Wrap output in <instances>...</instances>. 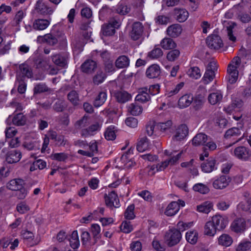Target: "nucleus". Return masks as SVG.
Returning <instances> with one entry per match:
<instances>
[{"label": "nucleus", "mask_w": 251, "mask_h": 251, "mask_svg": "<svg viewBox=\"0 0 251 251\" xmlns=\"http://www.w3.org/2000/svg\"><path fill=\"white\" fill-rule=\"evenodd\" d=\"M249 0H242L238 5L234 6L226 14V16L228 18H231L234 15L242 23H248L251 20V17L247 13L242 11Z\"/></svg>", "instance_id": "f257e3e1"}, {"label": "nucleus", "mask_w": 251, "mask_h": 251, "mask_svg": "<svg viewBox=\"0 0 251 251\" xmlns=\"http://www.w3.org/2000/svg\"><path fill=\"white\" fill-rule=\"evenodd\" d=\"M182 152L176 153V151L172 150H166L164 151V154L169 157L161 162L157 164V171H163L169 165H174L177 163L181 157Z\"/></svg>", "instance_id": "f03ea898"}, {"label": "nucleus", "mask_w": 251, "mask_h": 251, "mask_svg": "<svg viewBox=\"0 0 251 251\" xmlns=\"http://www.w3.org/2000/svg\"><path fill=\"white\" fill-rule=\"evenodd\" d=\"M243 108V101L238 98L233 100L232 103L225 107L226 112L229 114H233V118L236 120H239L242 117L241 111Z\"/></svg>", "instance_id": "7ed1b4c3"}, {"label": "nucleus", "mask_w": 251, "mask_h": 251, "mask_svg": "<svg viewBox=\"0 0 251 251\" xmlns=\"http://www.w3.org/2000/svg\"><path fill=\"white\" fill-rule=\"evenodd\" d=\"M230 181L231 178L229 176L221 175L213 178L212 186L216 190H223L228 186Z\"/></svg>", "instance_id": "20e7f679"}, {"label": "nucleus", "mask_w": 251, "mask_h": 251, "mask_svg": "<svg viewBox=\"0 0 251 251\" xmlns=\"http://www.w3.org/2000/svg\"><path fill=\"white\" fill-rule=\"evenodd\" d=\"M130 151H128L126 153L123 154L121 158L117 161V167L120 169H129L135 165V162L130 157L131 155Z\"/></svg>", "instance_id": "39448f33"}, {"label": "nucleus", "mask_w": 251, "mask_h": 251, "mask_svg": "<svg viewBox=\"0 0 251 251\" xmlns=\"http://www.w3.org/2000/svg\"><path fill=\"white\" fill-rule=\"evenodd\" d=\"M182 238L180 232L176 229L170 230L166 235V240L169 246L178 244Z\"/></svg>", "instance_id": "423d86ee"}, {"label": "nucleus", "mask_w": 251, "mask_h": 251, "mask_svg": "<svg viewBox=\"0 0 251 251\" xmlns=\"http://www.w3.org/2000/svg\"><path fill=\"white\" fill-rule=\"evenodd\" d=\"M207 46L211 50H219L224 47L221 38L217 35H211L206 39Z\"/></svg>", "instance_id": "0eeeda50"}, {"label": "nucleus", "mask_w": 251, "mask_h": 251, "mask_svg": "<svg viewBox=\"0 0 251 251\" xmlns=\"http://www.w3.org/2000/svg\"><path fill=\"white\" fill-rule=\"evenodd\" d=\"M211 221L218 230H223L228 224V218L220 215H214L212 217Z\"/></svg>", "instance_id": "6e6552de"}, {"label": "nucleus", "mask_w": 251, "mask_h": 251, "mask_svg": "<svg viewBox=\"0 0 251 251\" xmlns=\"http://www.w3.org/2000/svg\"><path fill=\"white\" fill-rule=\"evenodd\" d=\"M231 230L236 233H241L246 228V224L245 219L243 218H237L234 220L230 225Z\"/></svg>", "instance_id": "1a4fd4ad"}, {"label": "nucleus", "mask_w": 251, "mask_h": 251, "mask_svg": "<svg viewBox=\"0 0 251 251\" xmlns=\"http://www.w3.org/2000/svg\"><path fill=\"white\" fill-rule=\"evenodd\" d=\"M143 33V26L140 22L134 23L132 26L129 36L133 40H138L142 36Z\"/></svg>", "instance_id": "9d476101"}, {"label": "nucleus", "mask_w": 251, "mask_h": 251, "mask_svg": "<svg viewBox=\"0 0 251 251\" xmlns=\"http://www.w3.org/2000/svg\"><path fill=\"white\" fill-rule=\"evenodd\" d=\"M242 127H232L228 129L225 134V138L226 139L235 140L232 144L237 142L240 139H237L243 132Z\"/></svg>", "instance_id": "9b49d317"}, {"label": "nucleus", "mask_w": 251, "mask_h": 251, "mask_svg": "<svg viewBox=\"0 0 251 251\" xmlns=\"http://www.w3.org/2000/svg\"><path fill=\"white\" fill-rule=\"evenodd\" d=\"M106 205L109 207H119L120 201L117 194L114 192H111L104 197Z\"/></svg>", "instance_id": "f8f14e48"}, {"label": "nucleus", "mask_w": 251, "mask_h": 251, "mask_svg": "<svg viewBox=\"0 0 251 251\" xmlns=\"http://www.w3.org/2000/svg\"><path fill=\"white\" fill-rule=\"evenodd\" d=\"M35 8L38 13L43 15H51L53 12V9L50 7L44 0H38Z\"/></svg>", "instance_id": "ddd939ff"}, {"label": "nucleus", "mask_w": 251, "mask_h": 251, "mask_svg": "<svg viewBox=\"0 0 251 251\" xmlns=\"http://www.w3.org/2000/svg\"><path fill=\"white\" fill-rule=\"evenodd\" d=\"M21 235L31 246L37 245L40 242V238L38 236H35L32 232L27 230H23Z\"/></svg>", "instance_id": "4468645a"}, {"label": "nucleus", "mask_w": 251, "mask_h": 251, "mask_svg": "<svg viewBox=\"0 0 251 251\" xmlns=\"http://www.w3.org/2000/svg\"><path fill=\"white\" fill-rule=\"evenodd\" d=\"M233 154L238 159L244 160H248L251 156L250 151L244 147H239L235 149Z\"/></svg>", "instance_id": "2eb2a0df"}, {"label": "nucleus", "mask_w": 251, "mask_h": 251, "mask_svg": "<svg viewBox=\"0 0 251 251\" xmlns=\"http://www.w3.org/2000/svg\"><path fill=\"white\" fill-rule=\"evenodd\" d=\"M194 100L191 94H185L182 96L178 100L177 106L179 108L183 109L190 106Z\"/></svg>", "instance_id": "dca6fc26"}, {"label": "nucleus", "mask_w": 251, "mask_h": 251, "mask_svg": "<svg viewBox=\"0 0 251 251\" xmlns=\"http://www.w3.org/2000/svg\"><path fill=\"white\" fill-rule=\"evenodd\" d=\"M188 133V129L185 125L179 126L176 129L173 139L176 141H180L184 139Z\"/></svg>", "instance_id": "f3484780"}, {"label": "nucleus", "mask_w": 251, "mask_h": 251, "mask_svg": "<svg viewBox=\"0 0 251 251\" xmlns=\"http://www.w3.org/2000/svg\"><path fill=\"white\" fill-rule=\"evenodd\" d=\"M151 144L146 137H143L138 140L136 148L138 151L144 152L151 149Z\"/></svg>", "instance_id": "a211bd4d"}, {"label": "nucleus", "mask_w": 251, "mask_h": 251, "mask_svg": "<svg viewBox=\"0 0 251 251\" xmlns=\"http://www.w3.org/2000/svg\"><path fill=\"white\" fill-rule=\"evenodd\" d=\"M25 118L22 113H19L14 116H9L6 120L8 124L12 123L17 126H22L25 123Z\"/></svg>", "instance_id": "6ab92c4d"}, {"label": "nucleus", "mask_w": 251, "mask_h": 251, "mask_svg": "<svg viewBox=\"0 0 251 251\" xmlns=\"http://www.w3.org/2000/svg\"><path fill=\"white\" fill-rule=\"evenodd\" d=\"M217 229L211 220L206 222L203 226V234L208 237H214L217 233Z\"/></svg>", "instance_id": "aec40b11"}, {"label": "nucleus", "mask_w": 251, "mask_h": 251, "mask_svg": "<svg viewBox=\"0 0 251 251\" xmlns=\"http://www.w3.org/2000/svg\"><path fill=\"white\" fill-rule=\"evenodd\" d=\"M222 99L223 94L219 90L211 93L208 96V102L212 105H215L220 103Z\"/></svg>", "instance_id": "412c9836"}, {"label": "nucleus", "mask_w": 251, "mask_h": 251, "mask_svg": "<svg viewBox=\"0 0 251 251\" xmlns=\"http://www.w3.org/2000/svg\"><path fill=\"white\" fill-rule=\"evenodd\" d=\"M182 31L181 26L179 24H174L169 26L167 29V34L172 37L179 36Z\"/></svg>", "instance_id": "4be33fe9"}, {"label": "nucleus", "mask_w": 251, "mask_h": 251, "mask_svg": "<svg viewBox=\"0 0 251 251\" xmlns=\"http://www.w3.org/2000/svg\"><path fill=\"white\" fill-rule=\"evenodd\" d=\"M215 160L209 158L201 165L202 171L205 173H210L215 169Z\"/></svg>", "instance_id": "5701e85b"}, {"label": "nucleus", "mask_w": 251, "mask_h": 251, "mask_svg": "<svg viewBox=\"0 0 251 251\" xmlns=\"http://www.w3.org/2000/svg\"><path fill=\"white\" fill-rule=\"evenodd\" d=\"M52 62L57 66L64 67L67 62V57L65 55L55 54L51 56Z\"/></svg>", "instance_id": "b1692460"}, {"label": "nucleus", "mask_w": 251, "mask_h": 251, "mask_svg": "<svg viewBox=\"0 0 251 251\" xmlns=\"http://www.w3.org/2000/svg\"><path fill=\"white\" fill-rule=\"evenodd\" d=\"M236 25V24L233 22L228 23V26H227V38L229 41H227L229 44L232 46L236 42V37L233 33L232 29Z\"/></svg>", "instance_id": "393cba45"}, {"label": "nucleus", "mask_w": 251, "mask_h": 251, "mask_svg": "<svg viewBox=\"0 0 251 251\" xmlns=\"http://www.w3.org/2000/svg\"><path fill=\"white\" fill-rule=\"evenodd\" d=\"M146 73L147 76L149 78L157 77L160 74V67L156 64L152 65L147 69Z\"/></svg>", "instance_id": "a878e982"}, {"label": "nucleus", "mask_w": 251, "mask_h": 251, "mask_svg": "<svg viewBox=\"0 0 251 251\" xmlns=\"http://www.w3.org/2000/svg\"><path fill=\"white\" fill-rule=\"evenodd\" d=\"M232 243V238L227 234H222L218 238V243L219 245L228 247L231 246Z\"/></svg>", "instance_id": "bb28decb"}, {"label": "nucleus", "mask_w": 251, "mask_h": 251, "mask_svg": "<svg viewBox=\"0 0 251 251\" xmlns=\"http://www.w3.org/2000/svg\"><path fill=\"white\" fill-rule=\"evenodd\" d=\"M50 25V21L46 19H37L33 24V28L35 30H43Z\"/></svg>", "instance_id": "cd10ccee"}, {"label": "nucleus", "mask_w": 251, "mask_h": 251, "mask_svg": "<svg viewBox=\"0 0 251 251\" xmlns=\"http://www.w3.org/2000/svg\"><path fill=\"white\" fill-rule=\"evenodd\" d=\"M24 184V182L22 179H13L7 184V188L12 191H17L22 188Z\"/></svg>", "instance_id": "c85d7f7f"}, {"label": "nucleus", "mask_w": 251, "mask_h": 251, "mask_svg": "<svg viewBox=\"0 0 251 251\" xmlns=\"http://www.w3.org/2000/svg\"><path fill=\"white\" fill-rule=\"evenodd\" d=\"M178 211V203L176 201H172L166 207L165 214L168 216H172L176 215Z\"/></svg>", "instance_id": "c756f323"}, {"label": "nucleus", "mask_w": 251, "mask_h": 251, "mask_svg": "<svg viewBox=\"0 0 251 251\" xmlns=\"http://www.w3.org/2000/svg\"><path fill=\"white\" fill-rule=\"evenodd\" d=\"M21 153L16 151H12L8 152L6 157V160L9 163H14L18 162L21 158Z\"/></svg>", "instance_id": "7c9ffc66"}, {"label": "nucleus", "mask_w": 251, "mask_h": 251, "mask_svg": "<svg viewBox=\"0 0 251 251\" xmlns=\"http://www.w3.org/2000/svg\"><path fill=\"white\" fill-rule=\"evenodd\" d=\"M213 208L212 202L206 201L197 206V211L205 214L209 213Z\"/></svg>", "instance_id": "2f4dec72"}, {"label": "nucleus", "mask_w": 251, "mask_h": 251, "mask_svg": "<svg viewBox=\"0 0 251 251\" xmlns=\"http://www.w3.org/2000/svg\"><path fill=\"white\" fill-rule=\"evenodd\" d=\"M208 140V137L204 133H199L197 134L192 140V144L195 146H199L204 145Z\"/></svg>", "instance_id": "473e14b6"}, {"label": "nucleus", "mask_w": 251, "mask_h": 251, "mask_svg": "<svg viewBox=\"0 0 251 251\" xmlns=\"http://www.w3.org/2000/svg\"><path fill=\"white\" fill-rule=\"evenodd\" d=\"M130 60L126 55L120 56L115 61L116 66L119 69L127 67L129 65Z\"/></svg>", "instance_id": "72a5a7b5"}, {"label": "nucleus", "mask_w": 251, "mask_h": 251, "mask_svg": "<svg viewBox=\"0 0 251 251\" xmlns=\"http://www.w3.org/2000/svg\"><path fill=\"white\" fill-rule=\"evenodd\" d=\"M160 46L164 50H172L176 47V44L170 38H165L160 42Z\"/></svg>", "instance_id": "f704fd0d"}, {"label": "nucleus", "mask_w": 251, "mask_h": 251, "mask_svg": "<svg viewBox=\"0 0 251 251\" xmlns=\"http://www.w3.org/2000/svg\"><path fill=\"white\" fill-rule=\"evenodd\" d=\"M147 88H142L139 89V94L136 97V100L142 102L149 101L151 98L148 93Z\"/></svg>", "instance_id": "c9c22d12"}, {"label": "nucleus", "mask_w": 251, "mask_h": 251, "mask_svg": "<svg viewBox=\"0 0 251 251\" xmlns=\"http://www.w3.org/2000/svg\"><path fill=\"white\" fill-rule=\"evenodd\" d=\"M198 232L196 230H189L185 234L186 240L191 244H195L198 241Z\"/></svg>", "instance_id": "e433bc0d"}, {"label": "nucleus", "mask_w": 251, "mask_h": 251, "mask_svg": "<svg viewBox=\"0 0 251 251\" xmlns=\"http://www.w3.org/2000/svg\"><path fill=\"white\" fill-rule=\"evenodd\" d=\"M175 14L179 22H185L189 17L188 12L184 9H176Z\"/></svg>", "instance_id": "4c0bfd02"}, {"label": "nucleus", "mask_w": 251, "mask_h": 251, "mask_svg": "<svg viewBox=\"0 0 251 251\" xmlns=\"http://www.w3.org/2000/svg\"><path fill=\"white\" fill-rule=\"evenodd\" d=\"M215 76V73L210 70H206L201 82L204 85H207L212 82Z\"/></svg>", "instance_id": "58836bf2"}, {"label": "nucleus", "mask_w": 251, "mask_h": 251, "mask_svg": "<svg viewBox=\"0 0 251 251\" xmlns=\"http://www.w3.org/2000/svg\"><path fill=\"white\" fill-rule=\"evenodd\" d=\"M96 67V63L93 60H87L82 65L81 69L83 72L89 73L95 70Z\"/></svg>", "instance_id": "ea45409f"}, {"label": "nucleus", "mask_w": 251, "mask_h": 251, "mask_svg": "<svg viewBox=\"0 0 251 251\" xmlns=\"http://www.w3.org/2000/svg\"><path fill=\"white\" fill-rule=\"evenodd\" d=\"M115 97L119 102L122 103L127 101L131 98L130 94L125 91H120L116 93L115 94Z\"/></svg>", "instance_id": "a19ab883"}, {"label": "nucleus", "mask_w": 251, "mask_h": 251, "mask_svg": "<svg viewBox=\"0 0 251 251\" xmlns=\"http://www.w3.org/2000/svg\"><path fill=\"white\" fill-rule=\"evenodd\" d=\"M127 109L128 112H129L131 115L134 116L140 115L142 112L143 110L142 108L136 103H131L129 104L128 106Z\"/></svg>", "instance_id": "79ce46f5"}, {"label": "nucleus", "mask_w": 251, "mask_h": 251, "mask_svg": "<svg viewBox=\"0 0 251 251\" xmlns=\"http://www.w3.org/2000/svg\"><path fill=\"white\" fill-rule=\"evenodd\" d=\"M242 66L241 59L238 57H235L231 60V62L228 65L227 69H230L232 70L238 71V69Z\"/></svg>", "instance_id": "37998d69"}, {"label": "nucleus", "mask_w": 251, "mask_h": 251, "mask_svg": "<svg viewBox=\"0 0 251 251\" xmlns=\"http://www.w3.org/2000/svg\"><path fill=\"white\" fill-rule=\"evenodd\" d=\"M70 242L71 246L74 249L79 247L80 243L77 231L75 230L72 232L70 238Z\"/></svg>", "instance_id": "c03bdc74"}, {"label": "nucleus", "mask_w": 251, "mask_h": 251, "mask_svg": "<svg viewBox=\"0 0 251 251\" xmlns=\"http://www.w3.org/2000/svg\"><path fill=\"white\" fill-rule=\"evenodd\" d=\"M187 74L189 76L194 79H198L201 76L200 70L197 67H191L188 70Z\"/></svg>", "instance_id": "a18cd8bd"}, {"label": "nucleus", "mask_w": 251, "mask_h": 251, "mask_svg": "<svg viewBox=\"0 0 251 251\" xmlns=\"http://www.w3.org/2000/svg\"><path fill=\"white\" fill-rule=\"evenodd\" d=\"M100 126L98 124L91 126L87 129H83L81 131L82 136H88L93 134V132L99 130Z\"/></svg>", "instance_id": "49530a36"}, {"label": "nucleus", "mask_w": 251, "mask_h": 251, "mask_svg": "<svg viewBox=\"0 0 251 251\" xmlns=\"http://www.w3.org/2000/svg\"><path fill=\"white\" fill-rule=\"evenodd\" d=\"M105 137L107 140H113L116 138V129L114 126H109L105 132Z\"/></svg>", "instance_id": "de8ad7c7"}, {"label": "nucleus", "mask_w": 251, "mask_h": 251, "mask_svg": "<svg viewBox=\"0 0 251 251\" xmlns=\"http://www.w3.org/2000/svg\"><path fill=\"white\" fill-rule=\"evenodd\" d=\"M173 49L169 51L166 56L167 59L169 61H175L179 57L180 54V51L178 49Z\"/></svg>", "instance_id": "09e8293b"}, {"label": "nucleus", "mask_w": 251, "mask_h": 251, "mask_svg": "<svg viewBox=\"0 0 251 251\" xmlns=\"http://www.w3.org/2000/svg\"><path fill=\"white\" fill-rule=\"evenodd\" d=\"M236 251H251V242L243 241L236 248Z\"/></svg>", "instance_id": "8fccbe9b"}, {"label": "nucleus", "mask_w": 251, "mask_h": 251, "mask_svg": "<svg viewBox=\"0 0 251 251\" xmlns=\"http://www.w3.org/2000/svg\"><path fill=\"white\" fill-rule=\"evenodd\" d=\"M68 100L74 105H76L79 103V98L77 92L72 91L68 94Z\"/></svg>", "instance_id": "3c124183"}, {"label": "nucleus", "mask_w": 251, "mask_h": 251, "mask_svg": "<svg viewBox=\"0 0 251 251\" xmlns=\"http://www.w3.org/2000/svg\"><path fill=\"white\" fill-rule=\"evenodd\" d=\"M193 190L202 194H207L209 191L208 187L206 185L201 183L195 184L193 186Z\"/></svg>", "instance_id": "603ef678"}, {"label": "nucleus", "mask_w": 251, "mask_h": 251, "mask_svg": "<svg viewBox=\"0 0 251 251\" xmlns=\"http://www.w3.org/2000/svg\"><path fill=\"white\" fill-rule=\"evenodd\" d=\"M121 230L125 233H129L133 230L131 223L129 221H123L120 226Z\"/></svg>", "instance_id": "864d4df0"}, {"label": "nucleus", "mask_w": 251, "mask_h": 251, "mask_svg": "<svg viewBox=\"0 0 251 251\" xmlns=\"http://www.w3.org/2000/svg\"><path fill=\"white\" fill-rule=\"evenodd\" d=\"M107 98V95L105 92H100L94 101V105L96 107H99L102 105L105 101Z\"/></svg>", "instance_id": "5fc2aeb1"}, {"label": "nucleus", "mask_w": 251, "mask_h": 251, "mask_svg": "<svg viewBox=\"0 0 251 251\" xmlns=\"http://www.w3.org/2000/svg\"><path fill=\"white\" fill-rule=\"evenodd\" d=\"M89 124L88 117L84 116L81 119L76 121L75 124V126L77 129H81L87 126Z\"/></svg>", "instance_id": "6e6d98bb"}, {"label": "nucleus", "mask_w": 251, "mask_h": 251, "mask_svg": "<svg viewBox=\"0 0 251 251\" xmlns=\"http://www.w3.org/2000/svg\"><path fill=\"white\" fill-rule=\"evenodd\" d=\"M228 79L231 84L236 82L238 77V71L232 70L230 69H227Z\"/></svg>", "instance_id": "4d7b16f0"}, {"label": "nucleus", "mask_w": 251, "mask_h": 251, "mask_svg": "<svg viewBox=\"0 0 251 251\" xmlns=\"http://www.w3.org/2000/svg\"><path fill=\"white\" fill-rule=\"evenodd\" d=\"M81 241L83 245L85 246H90L94 245L95 241L91 242V237L89 233L87 231H83L81 234Z\"/></svg>", "instance_id": "13d9d810"}, {"label": "nucleus", "mask_w": 251, "mask_h": 251, "mask_svg": "<svg viewBox=\"0 0 251 251\" xmlns=\"http://www.w3.org/2000/svg\"><path fill=\"white\" fill-rule=\"evenodd\" d=\"M101 33L103 36H112L115 33V30L109 24L104 25L101 27Z\"/></svg>", "instance_id": "bf43d9fd"}, {"label": "nucleus", "mask_w": 251, "mask_h": 251, "mask_svg": "<svg viewBox=\"0 0 251 251\" xmlns=\"http://www.w3.org/2000/svg\"><path fill=\"white\" fill-rule=\"evenodd\" d=\"M16 209L20 213L24 214L28 212L30 208L25 201H22L17 204Z\"/></svg>", "instance_id": "052dcab7"}, {"label": "nucleus", "mask_w": 251, "mask_h": 251, "mask_svg": "<svg viewBox=\"0 0 251 251\" xmlns=\"http://www.w3.org/2000/svg\"><path fill=\"white\" fill-rule=\"evenodd\" d=\"M184 86L183 82H180L178 84L175 85L171 89L167 91V95L169 97L174 96L178 93V92Z\"/></svg>", "instance_id": "680f3d73"}, {"label": "nucleus", "mask_w": 251, "mask_h": 251, "mask_svg": "<svg viewBox=\"0 0 251 251\" xmlns=\"http://www.w3.org/2000/svg\"><path fill=\"white\" fill-rule=\"evenodd\" d=\"M238 208L251 212V199L240 202L238 205Z\"/></svg>", "instance_id": "e2e57ef3"}, {"label": "nucleus", "mask_w": 251, "mask_h": 251, "mask_svg": "<svg viewBox=\"0 0 251 251\" xmlns=\"http://www.w3.org/2000/svg\"><path fill=\"white\" fill-rule=\"evenodd\" d=\"M134 209V206L133 204H131L127 207L125 212V217L126 219L132 220L135 218Z\"/></svg>", "instance_id": "0e129e2a"}, {"label": "nucleus", "mask_w": 251, "mask_h": 251, "mask_svg": "<svg viewBox=\"0 0 251 251\" xmlns=\"http://www.w3.org/2000/svg\"><path fill=\"white\" fill-rule=\"evenodd\" d=\"M68 157V155L64 152L52 153L50 156L51 159L58 161H64Z\"/></svg>", "instance_id": "69168bd1"}, {"label": "nucleus", "mask_w": 251, "mask_h": 251, "mask_svg": "<svg viewBox=\"0 0 251 251\" xmlns=\"http://www.w3.org/2000/svg\"><path fill=\"white\" fill-rule=\"evenodd\" d=\"M172 126V122L171 121H167L165 122L160 123L158 125V126L162 132H165L169 129Z\"/></svg>", "instance_id": "338daca9"}, {"label": "nucleus", "mask_w": 251, "mask_h": 251, "mask_svg": "<svg viewBox=\"0 0 251 251\" xmlns=\"http://www.w3.org/2000/svg\"><path fill=\"white\" fill-rule=\"evenodd\" d=\"M5 133L6 138L7 140H8V139H11L13 137H14L17 133V131L15 128L10 127L6 128L5 131Z\"/></svg>", "instance_id": "774afa93"}]
</instances>
